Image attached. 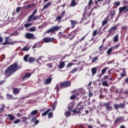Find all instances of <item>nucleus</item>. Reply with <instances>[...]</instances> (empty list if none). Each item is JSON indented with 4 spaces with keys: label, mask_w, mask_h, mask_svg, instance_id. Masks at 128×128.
I'll list each match as a JSON object with an SVG mask.
<instances>
[{
    "label": "nucleus",
    "mask_w": 128,
    "mask_h": 128,
    "mask_svg": "<svg viewBox=\"0 0 128 128\" xmlns=\"http://www.w3.org/2000/svg\"><path fill=\"white\" fill-rule=\"evenodd\" d=\"M22 66H18L17 63H14V64L10 66L4 71V74L9 78L12 74L15 73L18 70L20 69Z\"/></svg>",
    "instance_id": "obj_1"
},
{
    "label": "nucleus",
    "mask_w": 128,
    "mask_h": 128,
    "mask_svg": "<svg viewBox=\"0 0 128 128\" xmlns=\"http://www.w3.org/2000/svg\"><path fill=\"white\" fill-rule=\"evenodd\" d=\"M72 86V82L70 80H66L60 83V86L58 84H56L55 87V90H56L57 94L60 92V88L62 90V88H70Z\"/></svg>",
    "instance_id": "obj_2"
},
{
    "label": "nucleus",
    "mask_w": 128,
    "mask_h": 128,
    "mask_svg": "<svg viewBox=\"0 0 128 128\" xmlns=\"http://www.w3.org/2000/svg\"><path fill=\"white\" fill-rule=\"evenodd\" d=\"M118 30V26L115 25L108 30V34H107L106 38H110V36H112L114 34H116V30Z\"/></svg>",
    "instance_id": "obj_3"
},
{
    "label": "nucleus",
    "mask_w": 128,
    "mask_h": 128,
    "mask_svg": "<svg viewBox=\"0 0 128 128\" xmlns=\"http://www.w3.org/2000/svg\"><path fill=\"white\" fill-rule=\"evenodd\" d=\"M82 102L81 101L78 104L77 107L74 110H72V112H74V114L80 113L81 110H84V106H82Z\"/></svg>",
    "instance_id": "obj_4"
},
{
    "label": "nucleus",
    "mask_w": 128,
    "mask_h": 128,
    "mask_svg": "<svg viewBox=\"0 0 128 128\" xmlns=\"http://www.w3.org/2000/svg\"><path fill=\"white\" fill-rule=\"evenodd\" d=\"M60 30L59 26H53L52 28L48 29V30L46 31V34H50V32L54 33L55 32H58Z\"/></svg>",
    "instance_id": "obj_5"
},
{
    "label": "nucleus",
    "mask_w": 128,
    "mask_h": 128,
    "mask_svg": "<svg viewBox=\"0 0 128 128\" xmlns=\"http://www.w3.org/2000/svg\"><path fill=\"white\" fill-rule=\"evenodd\" d=\"M25 38L28 40H36V36L34 34L26 32L25 34Z\"/></svg>",
    "instance_id": "obj_6"
},
{
    "label": "nucleus",
    "mask_w": 128,
    "mask_h": 128,
    "mask_svg": "<svg viewBox=\"0 0 128 128\" xmlns=\"http://www.w3.org/2000/svg\"><path fill=\"white\" fill-rule=\"evenodd\" d=\"M54 40V38H50V37H46L44 38L42 40L46 44H48V42H52Z\"/></svg>",
    "instance_id": "obj_7"
},
{
    "label": "nucleus",
    "mask_w": 128,
    "mask_h": 128,
    "mask_svg": "<svg viewBox=\"0 0 128 128\" xmlns=\"http://www.w3.org/2000/svg\"><path fill=\"white\" fill-rule=\"evenodd\" d=\"M104 104L106 110H109L110 112V110H112V106H110V102L104 103Z\"/></svg>",
    "instance_id": "obj_8"
},
{
    "label": "nucleus",
    "mask_w": 128,
    "mask_h": 128,
    "mask_svg": "<svg viewBox=\"0 0 128 128\" xmlns=\"http://www.w3.org/2000/svg\"><path fill=\"white\" fill-rule=\"evenodd\" d=\"M124 117L119 116L117 117L114 121V124H118L120 122H124Z\"/></svg>",
    "instance_id": "obj_9"
},
{
    "label": "nucleus",
    "mask_w": 128,
    "mask_h": 128,
    "mask_svg": "<svg viewBox=\"0 0 128 128\" xmlns=\"http://www.w3.org/2000/svg\"><path fill=\"white\" fill-rule=\"evenodd\" d=\"M110 16H111L110 20H112L114 18V16H116V10L113 9V10H110V12L109 14L108 15V18H110Z\"/></svg>",
    "instance_id": "obj_10"
},
{
    "label": "nucleus",
    "mask_w": 128,
    "mask_h": 128,
    "mask_svg": "<svg viewBox=\"0 0 128 128\" xmlns=\"http://www.w3.org/2000/svg\"><path fill=\"white\" fill-rule=\"evenodd\" d=\"M70 22L71 24L70 26L72 28H74L76 24H78V20H70Z\"/></svg>",
    "instance_id": "obj_11"
},
{
    "label": "nucleus",
    "mask_w": 128,
    "mask_h": 128,
    "mask_svg": "<svg viewBox=\"0 0 128 128\" xmlns=\"http://www.w3.org/2000/svg\"><path fill=\"white\" fill-rule=\"evenodd\" d=\"M65 14H66V11L65 10L63 11L60 16H58L57 17H56V20H57L58 22L60 20H62V18L64 16Z\"/></svg>",
    "instance_id": "obj_12"
},
{
    "label": "nucleus",
    "mask_w": 128,
    "mask_h": 128,
    "mask_svg": "<svg viewBox=\"0 0 128 128\" xmlns=\"http://www.w3.org/2000/svg\"><path fill=\"white\" fill-rule=\"evenodd\" d=\"M75 105L74 102H71L69 104L68 108L70 112H72V110H74Z\"/></svg>",
    "instance_id": "obj_13"
},
{
    "label": "nucleus",
    "mask_w": 128,
    "mask_h": 128,
    "mask_svg": "<svg viewBox=\"0 0 128 128\" xmlns=\"http://www.w3.org/2000/svg\"><path fill=\"white\" fill-rule=\"evenodd\" d=\"M20 88H13V94H18L20 92Z\"/></svg>",
    "instance_id": "obj_14"
},
{
    "label": "nucleus",
    "mask_w": 128,
    "mask_h": 128,
    "mask_svg": "<svg viewBox=\"0 0 128 128\" xmlns=\"http://www.w3.org/2000/svg\"><path fill=\"white\" fill-rule=\"evenodd\" d=\"M76 32H78V29H76L74 31L72 32L69 34V36H72L73 38H74V36H76Z\"/></svg>",
    "instance_id": "obj_15"
},
{
    "label": "nucleus",
    "mask_w": 128,
    "mask_h": 128,
    "mask_svg": "<svg viewBox=\"0 0 128 128\" xmlns=\"http://www.w3.org/2000/svg\"><path fill=\"white\" fill-rule=\"evenodd\" d=\"M8 118L10 120H16V117L14 116V115L12 114H8Z\"/></svg>",
    "instance_id": "obj_16"
},
{
    "label": "nucleus",
    "mask_w": 128,
    "mask_h": 128,
    "mask_svg": "<svg viewBox=\"0 0 128 128\" xmlns=\"http://www.w3.org/2000/svg\"><path fill=\"white\" fill-rule=\"evenodd\" d=\"M109 68L108 67H105L102 70V72L100 74V76H104V74H106V72L107 70H108Z\"/></svg>",
    "instance_id": "obj_17"
},
{
    "label": "nucleus",
    "mask_w": 128,
    "mask_h": 128,
    "mask_svg": "<svg viewBox=\"0 0 128 128\" xmlns=\"http://www.w3.org/2000/svg\"><path fill=\"white\" fill-rule=\"evenodd\" d=\"M52 78H46L44 82V84H50L52 82Z\"/></svg>",
    "instance_id": "obj_18"
},
{
    "label": "nucleus",
    "mask_w": 128,
    "mask_h": 128,
    "mask_svg": "<svg viewBox=\"0 0 128 128\" xmlns=\"http://www.w3.org/2000/svg\"><path fill=\"white\" fill-rule=\"evenodd\" d=\"M30 76H32V74L27 73L23 76L22 80H28V78H30Z\"/></svg>",
    "instance_id": "obj_19"
},
{
    "label": "nucleus",
    "mask_w": 128,
    "mask_h": 128,
    "mask_svg": "<svg viewBox=\"0 0 128 128\" xmlns=\"http://www.w3.org/2000/svg\"><path fill=\"white\" fill-rule=\"evenodd\" d=\"M50 4H52V2H48L46 4L44 5L42 9V10H46V8H48V6H50Z\"/></svg>",
    "instance_id": "obj_20"
},
{
    "label": "nucleus",
    "mask_w": 128,
    "mask_h": 128,
    "mask_svg": "<svg viewBox=\"0 0 128 128\" xmlns=\"http://www.w3.org/2000/svg\"><path fill=\"white\" fill-rule=\"evenodd\" d=\"M36 58L34 57H30L28 58V61L30 64H32L34 62H36Z\"/></svg>",
    "instance_id": "obj_21"
},
{
    "label": "nucleus",
    "mask_w": 128,
    "mask_h": 128,
    "mask_svg": "<svg viewBox=\"0 0 128 128\" xmlns=\"http://www.w3.org/2000/svg\"><path fill=\"white\" fill-rule=\"evenodd\" d=\"M10 40V36H6L5 38V41L4 43H2V44L6 46V44H8L10 43V42H8V40Z\"/></svg>",
    "instance_id": "obj_22"
},
{
    "label": "nucleus",
    "mask_w": 128,
    "mask_h": 128,
    "mask_svg": "<svg viewBox=\"0 0 128 128\" xmlns=\"http://www.w3.org/2000/svg\"><path fill=\"white\" fill-rule=\"evenodd\" d=\"M65 66V62H60L58 66V68H60V70H62V68H64Z\"/></svg>",
    "instance_id": "obj_23"
},
{
    "label": "nucleus",
    "mask_w": 128,
    "mask_h": 128,
    "mask_svg": "<svg viewBox=\"0 0 128 128\" xmlns=\"http://www.w3.org/2000/svg\"><path fill=\"white\" fill-rule=\"evenodd\" d=\"M34 15H32V14L30 15L28 18V20H27L28 22H30L32 20H34Z\"/></svg>",
    "instance_id": "obj_24"
},
{
    "label": "nucleus",
    "mask_w": 128,
    "mask_h": 128,
    "mask_svg": "<svg viewBox=\"0 0 128 128\" xmlns=\"http://www.w3.org/2000/svg\"><path fill=\"white\" fill-rule=\"evenodd\" d=\"M118 34H116V36L114 37V42H118Z\"/></svg>",
    "instance_id": "obj_25"
},
{
    "label": "nucleus",
    "mask_w": 128,
    "mask_h": 128,
    "mask_svg": "<svg viewBox=\"0 0 128 128\" xmlns=\"http://www.w3.org/2000/svg\"><path fill=\"white\" fill-rule=\"evenodd\" d=\"M6 96L7 98V99L10 100H14V96L12 94H7L6 95Z\"/></svg>",
    "instance_id": "obj_26"
},
{
    "label": "nucleus",
    "mask_w": 128,
    "mask_h": 128,
    "mask_svg": "<svg viewBox=\"0 0 128 128\" xmlns=\"http://www.w3.org/2000/svg\"><path fill=\"white\" fill-rule=\"evenodd\" d=\"M42 45L40 43L35 44L32 47V48H41Z\"/></svg>",
    "instance_id": "obj_27"
},
{
    "label": "nucleus",
    "mask_w": 128,
    "mask_h": 128,
    "mask_svg": "<svg viewBox=\"0 0 128 128\" xmlns=\"http://www.w3.org/2000/svg\"><path fill=\"white\" fill-rule=\"evenodd\" d=\"M50 112V109L47 110L46 112H44L42 114V116H46L48 114V112Z\"/></svg>",
    "instance_id": "obj_28"
},
{
    "label": "nucleus",
    "mask_w": 128,
    "mask_h": 128,
    "mask_svg": "<svg viewBox=\"0 0 128 128\" xmlns=\"http://www.w3.org/2000/svg\"><path fill=\"white\" fill-rule=\"evenodd\" d=\"M76 4H77L76 2V0H72L70 4V6H76Z\"/></svg>",
    "instance_id": "obj_29"
},
{
    "label": "nucleus",
    "mask_w": 128,
    "mask_h": 128,
    "mask_svg": "<svg viewBox=\"0 0 128 128\" xmlns=\"http://www.w3.org/2000/svg\"><path fill=\"white\" fill-rule=\"evenodd\" d=\"M108 18H106V20L102 22V26H106V24H108Z\"/></svg>",
    "instance_id": "obj_30"
},
{
    "label": "nucleus",
    "mask_w": 128,
    "mask_h": 128,
    "mask_svg": "<svg viewBox=\"0 0 128 128\" xmlns=\"http://www.w3.org/2000/svg\"><path fill=\"white\" fill-rule=\"evenodd\" d=\"M4 108H6V106L3 104L2 107L0 108V114H2L4 112Z\"/></svg>",
    "instance_id": "obj_31"
},
{
    "label": "nucleus",
    "mask_w": 128,
    "mask_h": 128,
    "mask_svg": "<svg viewBox=\"0 0 128 128\" xmlns=\"http://www.w3.org/2000/svg\"><path fill=\"white\" fill-rule=\"evenodd\" d=\"M38 110H34L30 112L31 116H36L37 114H38Z\"/></svg>",
    "instance_id": "obj_32"
},
{
    "label": "nucleus",
    "mask_w": 128,
    "mask_h": 128,
    "mask_svg": "<svg viewBox=\"0 0 128 128\" xmlns=\"http://www.w3.org/2000/svg\"><path fill=\"white\" fill-rule=\"evenodd\" d=\"M91 71H92V76H94V74H96V68H92L91 69Z\"/></svg>",
    "instance_id": "obj_33"
},
{
    "label": "nucleus",
    "mask_w": 128,
    "mask_h": 128,
    "mask_svg": "<svg viewBox=\"0 0 128 128\" xmlns=\"http://www.w3.org/2000/svg\"><path fill=\"white\" fill-rule=\"evenodd\" d=\"M29 30L31 32H36V26L32 27V28H29Z\"/></svg>",
    "instance_id": "obj_34"
},
{
    "label": "nucleus",
    "mask_w": 128,
    "mask_h": 128,
    "mask_svg": "<svg viewBox=\"0 0 128 128\" xmlns=\"http://www.w3.org/2000/svg\"><path fill=\"white\" fill-rule=\"evenodd\" d=\"M86 35H85L83 37H82L78 42H76V44H78L79 42H82L83 40H84V38H86Z\"/></svg>",
    "instance_id": "obj_35"
},
{
    "label": "nucleus",
    "mask_w": 128,
    "mask_h": 128,
    "mask_svg": "<svg viewBox=\"0 0 128 128\" xmlns=\"http://www.w3.org/2000/svg\"><path fill=\"white\" fill-rule=\"evenodd\" d=\"M120 76H122V78H124V76H126V72L125 70H124L122 71V72L120 74Z\"/></svg>",
    "instance_id": "obj_36"
},
{
    "label": "nucleus",
    "mask_w": 128,
    "mask_h": 128,
    "mask_svg": "<svg viewBox=\"0 0 128 128\" xmlns=\"http://www.w3.org/2000/svg\"><path fill=\"white\" fill-rule=\"evenodd\" d=\"M112 47H111L110 48H109L108 50L106 52L107 54L110 55L112 54Z\"/></svg>",
    "instance_id": "obj_37"
},
{
    "label": "nucleus",
    "mask_w": 128,
    "mask_h": 128,
    "mask_svg": "<svg viewBox=\"0 0 128 128\" xmlns=\"http://www.w3.org/2000/svg\"><path fill=\"white\" fill-rule=\"evenodd\" d=\"M102 84L104 86H110V85L108 84V82H106V81L102 82Z\"/></svg>",
    "instance_id": "obj_38"
},
{
    "label": "nucleus",
    "mask_w": 128,
    "mask_h": 128,
    "mask_svg": "<svg viewBox=\"0 0 128 128\" xmlns=\"http://www.w3.org/2000/svg\"><path fill=\"white\" fill-rule=\"evenodd\" d=\"M28 56H30L29 54H26L24 56V62H28Z\"/></svg>",
    "instance_id": "obj_39"
},
{
    "label": "nucleus",
    "mask_w": 128,
    "mask_h": 128,
    "mask_svg": "<svg viewBox=\"0 0 128 128\" xmlns=\"http://www.w3.org/2000/svg\"><path fill=\"white\" fill-rule=\"evenodd\" d=\"M56 104H58V102L55 101L52 106V108L53 110H54V108H56Z\"/></svg>",
    "instance_id": "obj_40"
},
{
    "label": "nucleus",
    "mask_w": 128,
    "mask_h": 128,
    "mask_svg": "<svg viewBox=\"0 0 128 128\" xmlns=\"http://www.w3.org/2000/svg\"><path fill=\"white\" fill-rule=\"evenodd\" d=\"M78 70V68H76L74 69H72L70 72V74H74V72H77Z\"/></svg>",
    "instance_id": "obj_41"
},
{
    "label": "nucleus",
    "mask_w": 128,
    "mask_h": 128,
    "mask_svg": "<svg viewBox=\"0 0 128 128\" xmlns=\"http://www.w3.org/2000/svg\"><path fill=\"white\" fill-rule=\"evenodd\" d=\"M32 23L25 24H24V26L25 28H30V26H32Z\"/></svg>",
    "instance_id": "obj_42"
},
{
    "label": "nucleus",
    "mask_w": 128,
    "mask_h": 128,
    "mask_svg": "<svg viewBox=\"0 0 128 128\" xmlns=\"http://www.w3.org/2000/svg\"><path fill=\"white\" fill-rule=\"evenodd\" d=\"M76 94H73L72 96H70V100H76Z\"/></svg>",
    "instance_id": "obj_43"
},
{
    "label": "nucleus",
    "mask_w": 128,
    "mask_h": 128,
    "mask_svg": "<svg viewBox=\"0 0 128 128\" xmlns=\"http://www.w3.org/2000/svg\"><path fill=\"white\" fill-rule=\"evenodd\" d=\"M42 58H44V56H40L39 57V58H38L36 60L37 62H39L40 60H42Z\"/></svg>",
    "instance_id": "obj_44"
},
{
    "label": "nucleus",
    "mask_w": 128,
    "mask_h": 128,
    "mask_svg": "<svg viewBox=\"0 0 128 128\" xmlns=\"http://www.w3.org/2000/svg\"><path fill=\"white\" fill-rule=\"evenodd\" d=\"M72 113L68 111H66L65 113H64V116H70Z\"/></svg>",
    "instance_id": "obj_45"
},
{
    "label": "nucleus",
    "mask_w": 128,
    "mask_h": 128,
    "mask_svg": "<svg viewBox=\"0 0 128 128\" xmlns=\"http://www.w3.org/2000/svg\"><path fill=\"white\" fill-rule=\"evenodd\" d=\"M29 48L28 47H24L22 49V52H28V50Z\"/></svg>",
    "instance_id": "obj_46"
},
{
    "label": "nucleus",
    "mask_w": 128,
    "mask_h": 128,
    "mask_svg": "<svg viewBox=\"0 0 128 128\" xmlns=\"http://www.w3.org/2000/svg\"><path fill=\"white\" fill-rule=\"evenodd\" d=\"M104 46V44H102V45H101L100 46H99L98 48V50H100V52H102V50H104V48H102Z\"/></svg>",
    "instance_id": "obj_47"
},
{
    "label": "nucleus",
    "mask_w": 128,
    "mask_h": 128,
    "mask_svg": "<svg viewBox=\"0 0 128 128\" xmlns=\"http://www.w3.org/2000/svg\"><path fill=\"white\" fill-rule=\"evenodd\" d=\"M98 56H96V57H94L92 58V62H96V60H98Z\"/></svg>",
    "instance_id": "obj_48"
},
{
    "label": "nucleus",
    "mask_w": 128,
    "mask_h": 128,
    "mask_svg": "<svg viewBox=\"0 0 128 128\" xmlns=\"http://www.w3.org/2000/svg\"><path fill=\"white\" fill-rule=\"evenodd\" d=\"M124 106H126V105L124 104H120L119 105V108H124Z\"/></svg>",
    "instance_id": "obj_49"
},
{
    "label": "nucleus",
    "mask_w": 128,
    "mask_h": 128,
    "mask_svg": "<svg viewBox=\"0 0 128 128\" xmlns=\"http://www.w3.org/2000/svg\"><path fill=\"white\" fill-rule=\"evenodd\" d=\"M54 116L52 112H50L48 113V118H52Z\"/></svg>",
    "instance_id": "obj_50"
},
{
    "label": "nucleus",
    "mask_w": 128,
    "mask_h": 128,
    "mask_svg": "<svg viewBox=\"0 0 128 128\" xmlns=\"http://www.w3.org/2000/svg\"><path fill=\"white\" fill-rule=\"evenodd\" d=\"M14 36H18L20 34L18 33V30H16L14 32Z\"/></svg>",
    "instance_id": "obj_51"
},
{
    "label": "nucleus",
    "mask_w": 128,
    "mask_h": 128,
    "mask_svg": "<svg viewBox=\"0 0 128 128\" xmlns=\"http://www.w3.org/2000/svg\"><path fill=\"white\" fill-rule=\"evenodd\" d=\"M18 42L17 41H12V42H9V44H12V46H14L15 44H17Z\"/></svg>",
    "instance_id": "obj_52"
},
{
    "label": "nucleus",
    "mask_w": 128,
    "mask_h": 128,
    "mask_svg": "<svg viewBox=\"0 0 128 128\" xmlns=\"http://www.w3.org/2000/svg\"><path fill=\"white\" fill-rule=\"evenodd\" d=\"M114 106L115 108V110H118V108H120V106H118V104H115L114 105Z\"/></svg>",
    "instance_id": "obj_53"
},
{
    "label": "nucleus",
    "mask_w": 128,
    "mask_h": 128,
    "mask_svg": "<svg viewBox=\"0 0 128 128\" xmlns=\"http://www.w3.org/2000/svg\"><path fill=\"white\" fill-rule=\"evenodd\" d=\"M20 119H17L14 122H13V124H20Z\"/></svg>",
    "instance_id": "obj_54"
},
{
    "label": "nucleus",
    "mask_w": 128,
    "mask_h": 128,
    "mask_svg": "<svg viewBox=\"0 0 128 128\" xmlns=\"http://www.w3.org/2000/svg\"><path fill=\"white\" fill-rule=\"evenodd\" d=\"M72 66V62L68 63L66 66V68H70Z\"/></svg>",
    "instance_id": "obj_55"
},
{
    "label": "nucleus",
    "mask_w": 128,
    "mask_h": 128,
    "mask_svg": "<svg viewBox=\"0 0 128 128\" xmlns=\"http://www.w3.org/2000/svg\"><path fill=\"white\" fill-rule=\"evenodd\" d=\"M40 16H34V20H38L39 18H40Z\"/></svg>",
    "instance_id": "obj_56"
},
{
    "label": "nucleus",
    "mask_w": 128,
    "mask_h": 128,
    "mask_svg": "<svg viewBox=\"0 0 128 128\" xmlns=\"http://www.w3.org/2000/svg\"><path fill=\"white\" fill-rule=\"evenodd\" d=\"M114 4L116 6H118L120 4V2H116L114 3Z\"/></svg>",
    "instance_id": "obj_57"
},
{
    "label": "nucleus",
    "mask_w": 128,
    "mask_h": 128,
    "mask_svg": "<svg viewBox=\"0 0 128 128\" xmlns=\"http://www.w3.org/2000/svg\"><path fill=\"white\" fill-rule=\"evenodd\" d=\"M96 34H98V30H94L92 33L93 36H96Z\"/></svg>",
    "instance_id": "obj_58"
},
{
    "label": "nucleus",
    "mask_w": 128,
    "mask_h": 128,
    "mask_svg": "<svg viewBox=\"0 0 128 128\" xmlns=\"http://www.w3.org/2000/svg\"><path fill=\"white\" fill-rule=\"evenodd\" d=\"M36 116H34L33 118H32V120H31V122H34L36 120Z\"/></svg>",
    "instance_id": "obj_59"
},
{
    "label": "nucleus",
    "mask_w": 128,
    "mask_h": 128,
    "mask_svg": "<svg viewBox=\"0 0 128 128\" xmlns=\"http://www.w3.org/2000/svg\"><path fill=\"white\" fill-rule=\"evenodd\" d=\"M112 70H114V68H112L110 69L108 72V74H112Z\"/></svg>",
    "instance_id": "obj_60"
},
{
    "label": "nucleus",
    "mask_w": 128,
    "mask_h": 128,
    "mask_svg": "<svg viewBox=\"0 0 128 128\" xmlns=\"http://www.w3.org/2000/svg\"><path fill=\"white\" fill-rule=\"evenodd\" d=\"M92 4V0H90L88 2V6H90V5Z\"/></svg>",
    "instance_id": "obj_61"
},
{
    "label": "nucleus",
    "mask_w": 128,
    "mask_h": 128,
    "mask_svg": "<svg viewBox=\"0 0 128 128\" xmlns=\"http://www.w3.org/2000/svg\"><path fill=\"white\" fill-rule=\"evenodd\" d=\"M92 96H94V93H92V92L90 91L89 94H88L89 98H92Z\"/></svg>",
    "instance_id": "obj_62"
},
{
    "label": "nucleus",
    "mask_w": 128,
    "mask_h": 128,
    "mask_svg": "<svg viewBox=\"0 0 128 128\" xmlns=\"http://www.w3.org/2000/svg\"><path fill=\"white\" fill-rule=\"evenodd\" d=\"M47 66H48L50 68H52V63H49L47 64Z\"/></svg>",
    "instance_id": "obj_63"
},
{
    "label": "nucleus",
    "mask_w": 128,
    "mask_h": 128,
    "mask_svg": "<svg viewBox=\"0 0 128 128\" xmlns=\"http://www.w3.org/2000/svg\"><path fill=\"white\" fill-rule=\"evenodd\" d=\"M21 9H22V8H20V7L17 8L16 9V12L17 13L20 12V10Z\"/></svg>",
    "instance_id": "obj_64"
}]
</instances>
